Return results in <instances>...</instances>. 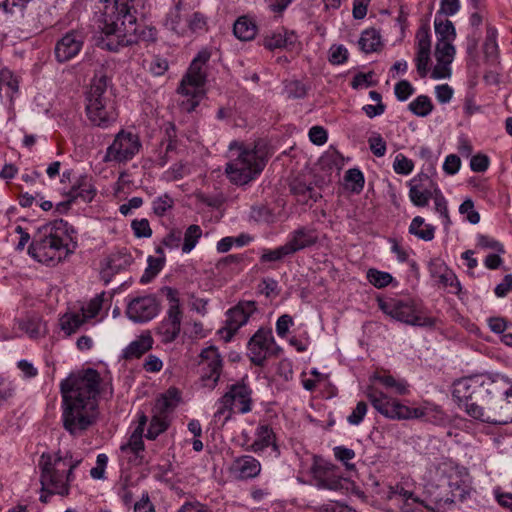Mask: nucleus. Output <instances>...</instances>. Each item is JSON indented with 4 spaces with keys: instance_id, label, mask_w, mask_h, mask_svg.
Instances as JSON below:
<instances>
[{
    "instance_id": "obj_1",
    "label": "nucleus",
    "mask_w": 512,
    "mask_h": 512,
    "mask_svg": "<svg viewBox=\"0 0 512 512\" xmlns=\"http://www.w3.org/2000/svg\"><path fill=\"white\" fill-rule=\"evenodd\" d=\"M95 15L102 38L99 46L118 52L139 41L153 42L157 30L152 26L137 25L136 0H94Z\"/></svg>"
},
{
    "instance_id": "obj_2",
    "label": "nucleus",
    "mask_w": 512,
    "mask_h": 512,
    "mask_svg": "<svg viewBox=\"0 0 512 512\" xmlns=\"http://www.w3.org/2000/svg\"><path fill=\"white\" fill-rule=\"evenodd\" d=\"M100 375L94 369L70 374L60 382L61 420L72 436H80L96 421Z\"/></svg>"
},
{
    "instance_id": "obj_3",
    "label": "nucleus",
    "mask_w": 512,
    "mask_h": 512,
    "mask_svg": "<svg viewBox=\"0 0 512 512\" xmlns=\"http://www.w3.org/2000/svg\"><path fill=\"white\" fill-rule=\"evenodd\" d=\"M504 374L481 373L456 379L452 384V396L458 406L470 416L472 407L482 408L489 404L492 394L500 391L505 383Z\"/></svg>"
},
{
    "instance_id": "obj_4",
    "label": "nucleus",
    "mask_w": 512,
    "mask_h": 512,
    "mask_svg": "<svg viewBox=\"0 0 512 512\" xmlns=\"http://www.w3.org/2000/svg\"><path fill=\"white\" fill-rule=\"evenodd\" d=\"M432 37L428 24H422L415 35V57L413 62L420 78L430 72L434 80L449 79L452 75V63L456 55L455 47L435 48L436 63L431 67Z\"/></svg>"
},
{
    "instance_id": "obj_5",
    "label": "nucleus",
    "mask_w": 512,
    "mask_h": 512,
    "mask_svg": "<svg viewBox=\"0 0 512 512\" xmlns=\"http://www.w3.org/2000/svg\"><path fill=\"white\" fill-rule=\"evenodd\" d=\"M426 477L425 492L435 503L453 502L464 496L470 485L467 471L447 461L429 469Z\"/></svg>"
},
{
    "instance_id": "obj_6",
    "label": "nucleus",
    "mask_w": 512,
    "mask_h": 512,
    "mask_svg": "<svg viewBox=\"0 0 512 512\" xmlns=\"http://www.w3.org/2000/svg\"><path fill=\"white\" fill-rule=\"evenodd\" d=\"M365 394L372 407L387 419H425L433 423L441 422L444 419V413L440 406L431 402L425 401L418 407H409L379 390L374 385H369L366 388Z\"/></svg>"
},
{
    "instance_id": "obj_7",
    "label": "nucleus",
    "mask_w": 512,
    "mask_h": 512,
    "mask_svg": "<svg viewBox=\"0 0 512 512\" xmlns=\"http://www.w3.org/2000/svg\"><path fill=\"white\" fill-rule=\"evenodd\" d=\"M81 462V457H73L68 452L64 455L42 454L39 463L42 489L50 494L68 495L70 484L75 479L73 471Z\"/></svg>"
},
{
    "instance_id": "obj_8",
    "label": "nucleus",
    "mask_w": 512,
    "mask_h": 512,
    "mask_svg": "<svg viewBox=\"0 0 512 512\" xmlns=\"http://www.w3.org/2000/svg\"><path fill=\"white\" fill-rule=\"evenodd\" d=\"M45 229L46 234L30 244L28 254L40 263L54 266L71 253L72 237L68 223L62 219L50 222Z\"/></svg>"
},
{
    "instance_id": "obj_9",
    "label": "nucleus",
    "mask_w": 512,
    "mask_h": 512,
    "mask_svg": "<svg viewBox=\"0 0 512 512\" xmlns=\"http://www.w3.org/2000/svg\"><path fill=\"white\" fill-rule=\"evenodd\" d=\"M85 111L89 121L97 127L106 129L118 118L115 100L108 91V80L105 76L95 77L86 93Z\"/></svg>"
},
{
    "instance_id": "obj_10",
    "label": "nucleus",
    "mask_w": 512,
    "mask_h": 512,
    "mask_svg": "<svg viewBox=\"0 0 512 512\" xmlns=\"http://www.w3.org/2000/svg\"><path fill=\"white\" fill-rule=\"evenodd\" d=\"M265 166L256 147L250 148L243 143L232 141L229 144V161L225 172L231 182L244 185L255 179Z\"/></svg>"
},
{
    "instance_id": "obj_11",
    "label": "nucleus",
    "mask_w": 512,
    "mask_h": 512,
    "mask_svg": "<svg viewBox=\"0 0 512 512\" xmlns=\"http://www.w3.org/2000/svg\"><path fill=\"white\" fill-rule=\"evenodd\" d=\"M407 185L409 187L408 197L411 203L416 207H425L432 199L435 212L439 214L445 229H448L451 225L448 202L431 176L419 172L407 182Z\"/></svg>"
},
{
    "instance_id": "obj_12",
    "label": "nucleus",
    "mask_w": 512,
    "mask_h": 512,
    "mask_svg": "<svg viewBox=\"0 0 512 512\" xmlns=\"http://www.w3.org/2000/svg\"><path fill=\"white\" fill-rule=\"evenodd\" d=\"M210 56L208 50H201L180 82L178 93L187 98L181 102V108L187 112L193 111L205 95L206 66Z\"/></svg>"
},
{
    "instance_id": "obj_13",
    "label": "nucleus",
    "mask_w": 512,
    "mask_h": 512,
    "mask_svg": "<svg viewBox=\"0 0 512 512\" xmlns=\"http://www.w3.org/2000/svg\"><path fill=\"white\" fill-rule=\"evenodd\" d=\"M379 309L391 319L410 326L432 327L433 318L427 316L417 300L411 297L378 298Z\"/></svg>"
},
{
    "instance_id": "obj_14",
    "label": "nucleus",
    "mask_w": 512,
    "mask_h": 512,
    "mask_svg": "<svg viewBox=\"0 0 512 512\" xmlns=\"http://www.w3.org/2000/svg\"><path fill=\"white\" fill-rule=\"evenodd\" d=\"M505 383L501 392L493 393L489 404L482 408L472 407L470 417L489 424L506 425L512 423V381L504 375Z\"/></svg>"
},
{
    "instance_id": "obj_15",
    "label": "nucleus",
    "mask_w": 512,
    "mask_h": 512,
    "mask_svg": "<svg viewBox=\"0 0 512 512\" xmlns=\"http://www.w3.org/2000/svg\"><path fill=\"white\" fill-rule=\"evenodd\" d=\"M214 418L224 421L231 418L232 413L246 414L252 410V390L244 383L232 384L216 403Z\"/></svg>"
},
{
    "instance_id": "obj_16",
    "label": "nucleus",
    "mask_w": 512,
    "mask_h": 512,
    "mask_svg": "<svg viewBox=\"0 0 512 512\" xmlns=\"http://www.w3.org/2000/svg\"><path fill=\"white\" fill-rule=\"evenodd\" d=\"M168 301V308L162 321L156 328V335L164 344L174 342L180 334L183 311L180 304L179 293L176 289H164Z\"/></svg>"
},
{
    "instance_id": "obj_17",
    "label": "nucleus",
    "mask_w": 512,
    "mask_h": 512,
    "mask_svg": "<svg viewBox=\"0 0 512 512\" xmlns=\"http://www.w3.org/2000/svg\"><path fill=\"white\" fill-rule=\"evenodd\" d=\"M147 424V416L137 413V422L132 423L127 440L119 448V458L132 466H139L144 462L145 446L143 433Z\"/></svg>"
},
{
    "instance_id": "obj_18",
    "label": "nucleus",
    "mask_w": 512,
    "mask_h": 512,
    "mask_svg": "<svg viewBox=\"0 0 512 512\" xmlns=\"http://www.w3.org/2000/svg\"><path fill=\"white\" fill-rule=\"evenodd\" d=\"M142 147L139 136L136 133L128 130H120L107 147L104 161L126 163L132 160L140 151Z\"/></svg>"
},
{
    "instance_id": "obj_19",
    "label": "nucleus",
    "mask_w": 512,
    "mask_h": 512,
    "mask_svg": "<svg viewBox=\"0 0 512 512\" xmlns=\"http://www.w3.org/2000/svg\"><path fill=\"white\" fill-rule=\"evenodd\" d=\"M200 384L203 388L213 390L219 381L223 360L215 346L204 348L199 360Z\"/></svg>"
},
{
    "instance_id": "obj_20",
    "label": "nucleus",
    "mask_w": 512,
    "mask_h": 512,
    "mask_svg": "<svg viewBox=\"0 0 512 512\" xmlns=\"http://www.w3.org/2000/svg\"><path fill=\"white\" fill-rule=\"evenodd\" d=\"M256 311V303L253 301H242L230 308L226 312L225 326L218 331L220 337L225 342H229L235 333L248 323Z\"/></svg>"
},
{
    "instance_id": "obj_21",
    "label": "nucleus",
    "mask_w": 512,
    "mask_h": 512,
    "mask_svg": "<svg viewBox=\"0 0 512 512\" xmlns=\"http://www.w3.org/2000/svg\"><path fill=\"white\" fill-rule=\"evenodd\" d=\"M159 313V304L152 295H144L130 300L126 315L135 323H144L155 318Z\"/></svg>"
},
{
    "instance_id": "obj_22",
    "label": "nucleus",
    "mask_w": 512,
    "mask_h": 512,
    "mask_svg": "<svg viewBox=\"0 0 512 512\" xmlns=\"http://www.w3.org/2000/svg\"><path fill=\"white\" fill-rule=\"evenodd\" d=\"M274 337L270 329H258L250 338L247 354L255 365H262L272 351Z\"/></svg>"
},
{
    "instance_id": "obj_23",
    "label": "nucleus",
    "mask_w": 512,
    "mask_h": 512,
    "mask_svg": "<svg viewBox=\"0 0 512 512\" xmlns=\"http://www.w3.org/2000/svg\"><path fill=\"white\" fill-rule=\"evenodd\" d=\"M411 487L412 484L408 480L389 486L387 499L400 504L402 512H413L415 507L424 505V501L414 494Z\"/></svg>"
},
{
    "instance_id": "obj_24",
    "label": "nucleus",
    "mask_w": 512,
    "mask_h": 512,
    "mask_svg": "<svg viewBox=\"0 0 512 512\" xmlns=\"http://www.w3.org/2000/svg\"><path fill=\"white\" fill-rule=\"evenodd\" d=\"M85 36L82 31L73 30L66 33L56 44L55 56L59 62L74 58L82 49Z\"/></svg>"
},
{
    "instance_id": "obj_25",
    "label": "nucleus",
    "mask_w": 512,
    "mask_h": 512,
    "mask_svg": "<svg viewBox=\"0 0 512 512\" xmlns=\"http://www.w3.org/2000/svg\"><path fill=\"white\" fill-rule=\"evenodd\" d=\"M318 240L319 235L315 228L301 226L288 234L285 245L290 255H293L301 250L314 246Z\"/></svg>"
},
{
    "instance_id": "obj_26",
    "label": "nucleus",
    "mask_w": 512,
    "mask_h": 512,
    "mask_svg": "<svg viewBox=\"0 0 512 512\" xmlns=\"http://www.w3.org/2000/svg\"><path fill=\"white\" fill-rule=\"evenodd\" d=\"M268 448L271 449L275 458L280 456V448L272 427L267 424H260L255 430V439L248 447V451L261 455Z\"/></svg>"
},
{
    "instance_id": "obj_27",
    "label": "nucleus",
    "mask_w": 512,
    "mask_h": 512,
    "mask_svg": "<svg viewBox=\"0 0 512 512\" xmlns=\"http://www.w3.org/2000/svg\"><path fill=\"white\" fill-rule=\"evenodd\" d=\"M261 470V463L251 455L236 457L229 467L230 474L238 480L256 478L260 475Z\"/></svg>"
},
{
    "instance_id": "obj_28",
    "label": "nucleus",
    "mask_w": 512,
    "mask_h": 512,
    "mask_svg": "<svg viewBox=\"0 0 512 512\" xmlns=\"http://www.w3.org/2000/svg\"><path fill=\"white\" fill-rule=\"evenodd\" d=\"M298 41L294 31L285 28H279L268 33L263 41L264 46L269 50L288 49L293 47Z\"/></svg>"
},
{
    "instance_id": "obj_29",
    "label": "nucleus",
    "mask_w": 512,
    "mask_h": 512,
    "mask_svg": "<svg viewBox=\"0 0 512 512\" xmlns=\"http://www.w3.org/2000/svg\"><path fill=\"white\" fill-rule=\"evenodd\" d=\"M153 343L151 334L144 332L122 349L120 357L124 360L138 359L152 348Z\"/></svg>"
},
{
    "instance_id": "obj_30",
    "label": "nucleus",
    "mask_w": 512,
    "mask_h": 512,
    "mask_svg": "<svg viewBox=\"0 0 512 512\" xmlns=\"http://www.w3.org/2000/svg\"><path fill=\"white\" fill-rule=\"evenodd\" d=\"M434 29L436 34L435 48L455 47L453 42L456 38V30L453 23L448 19L436 16L434 19Z\"/></svg>"
},
{
    "instance_id": "obj_31",
    "label": "nucleus",
    "mask_w": 512,
    "mask_h": 512,
    "mask_svg": "<svg viewBox=\"0 0 512 512\" xmlns=\"http://www.w3.org/2000/svg\"><path fill=\"white\" fill-rule=\"evenodd\" d=\"M19 91V80L8 68L0 70V98L11 103Z\"/></svg>"
},
{
    "instance_id": "obj_32",
    "label": "nucleus",
    "mask_w": 512,
    "mask_h": 512,
    "mask_svg": "<svg viewBox=\"0 0 512 512\" xmlns=\"http://www.w3.org/2000/svg\"><path fill=\"white\" fill-rule=\"evenodd\" d=\"M70 193L74 198H81L85 202H91L97 194V189L90 176L80 175L73 183Z\"/></svg>"
},
{
    "instance_id": "obj_33",
    "label": "nucleus",
    "mask_w": 512,
    "mask_h": 512,
    "mask_svg": "<svg viewBox=\"0 0 512 512\" xmlns=\"http://www.w3.org/2000/svg\"><path fill=\"white\" fill-rule=\"evenodd\" d=\"M497 38V29L495 27L488 26L486 29V37L483 44V52L486 61L491 65H495L499 62V46Z\"/></svg>"
},
{
    "instance_id": "obj_34",
    "label": "nucleus",
    "mask_w": 512,
    "mask_h": 512,
    "mask_svg": "<svg viewBox=\"0 0 512 512\" xmlns=\"http://www.w3.org/2000/svg\"><path fill=\"white\" fill-rule=\"evenodd\" d=\"M408 231L418 239L429 242L434 239L436 228L432 224L425 223L423 217L416 216L412 219Z\"/></svg>"
},
{
    "instance_id": "obj_35",
    "label": "nucleus",
    "mask_w": 512,
    "mask_h": 512,
    "mask_svg": "<svg viewBox=\"0 0 512 512\" xmlns=\"http://www.w3.org/2000/svg\"><path fill=\"white\" fill-rule=\"evenodd\" d=\"M371 380H376L385 388L392 389L398 395H407L410 393L409 384L405 379L395 378L390 374L375 373Z\"/></svg>"
},
{
    "instance_id": "obj_36",
    "label": "nucleus",
    "mask_w": 512,
    "mask_h": 512,
    "mask_svg": "<svg viewBox=\"0 0 512 512\" xmlns=\"http://www.w3.org/2000/svg\"><path fill=\"white\" fill-rule=\"evenodd\" d=\"M181 4L178 3L169 10L166 15L164 26L176 33L177 35H185L187 32L186 19H183L181 15Z\"/></svg>"
},
{
    "instance_id": "obj_37",
    "label": "nucleus",
    "mask_w": 512,
    "mask_h": 512,
    "mask_svg": "<svg viewBox=\"0 0 512 512\" xmlns=\"http://www.w3.org/2000/svg\"><path fill=\"white\" fill-rule=\"evenodd\" d=\"M431 272L433 277L438 278L444 286L451 287L453 293L458 294L461 291V284L457 276L444 264L435 265V270H431Z\"/></svg>"
},
{
    "instance_id": "obj_38",
    "label": "nucleus",
    "mask_w": 512,
    "mask_h": 512,
    "mask_svg": "<svg viewBox=\"0 0 512 512\" xmlns=\"http://www.w3.org/2000/svg\"><path fill=\"white\" fill-rule=\"evenodd\" d=\"M233 32L238 39L242 41H249L255 37L257 27L251 19L242 16L234 23Z\"/></svg>"
},
{
    "instance_id": "obj_39",
    "label": "nucleus",
    "mask_w": 512,
    "mask_h": 512,
    "mask_svg": "<svg viewBox=\"0 0 512 512\" xmlns=\"http://www.w3.org/2000/svg\"><path fill=\"white\" fill-rule=\"evenodd\" d=\"M358 45L360 50L365 53L377 51L381 45L380 33L374 28L364 30L360 35Z\"/></svg>"
},
{
    "instance_id": "obj_40",
    "label": "nucleus",
    "mask_w": 512,
    "mask_h": 512,
    "mask_svg": "<svg viewBox=\"0 0 512 512\" xmlns=\"http://www.w3.org/2000/svg\"><path fill=\"white\" fill-rule=\"evenodd\" d=\"M85 323V317H83L80 312L74 311L65 313L59 319L61 330L68 336L75 333Z\"/></svg>"
},
{
    "instance_id": "obj_41",
    "label": "nucleus",
    "mask_w": 512,
    "mask_h": 512,
    "mask_svg": "<svg viewBox=\"0 0 512 512\" xmlns=\"http://www.w3.org/2000/svg\"><path fill=\"white\" fill-rule=\"evenodd\" d=\"M291 191L297 196L298 201L302 203H307L309 200L316 201L319 197V194L312 185H308L298 179L291 184Z\"/></svg>"
},
{
    "instance_id": "obj_42",
    "label": "nucleus",
    "mask_w": 512,
    "mask_h": 512,
    "mask_svg": "<svg viewBox=\"0 0 512 512\" xmlns=\"http://www.w3.org/2000/svg\"><path fill=\"white\" fill-rule=\"evenodd\" d=\"M433 108V103L427 95L417 96L408 105L409 111L417 117H427L431 114Z\"/></svg>"
},
{
    "instance_id": "obj_43",
    "label": "nucleus",
    "mask_w": 512,
    "mask_h": 512,
    "mask_svg": "<svg viewBox=\"0 0 512 512\" xmlns=\"http://www.w3.org/2000/svg\"><path fill=\"white\" fill-rule=\"evenodd\" d=\"M105 293L102 292L93 297L88 303L83 305L80 309V313L85 317L86 322L97 317L103 309L105 300Z\"/></svg>"
},
{
    "instance_id": "obj_44",
    "label": "nucleus",
    "mask_w": 512,
    "mask_h": 512,
    "mask_svg": "<svg viewBox=\"0 0 512 512\" xmlns=\"http://www.w3.org/2000/svg\"><path fill=\"white\" fill-rule=\"evenodd\" d=\"M366 279L375 288L382 289L394 282V277L386 271L370 268L366 272Z\"/></svg>"
},
{
    "instance_id": "obj_45",
    "label": "nucleus",
    "mask_w": 512,
    "mask_h": 512,
    "mask_svg": "<svg viewBox=\"0 0 512 512\" xmlns=\"http://www.w3.org/2000/svg\"><path fill=\"white\" fill-rule=\"evenodd\" d=\"M202 236V229L199 225H190L183 236V244L181 246L184 254L190 253L197 245L199 239Z\"/></svg>"
},
{
    "instance_id": "obj_46",
    "label": "nucleus",
    "mask_w": 512,
    "mask_h": 512,
    "mask_svg": "<svg viewBox=\"0 0 512 512\" xmlns=\"http://www.w3.org/2000/svg\"><path fill=\"white\" fill-rule=\"evenodd\" d=\"M133 258L126 251L112 253L107 261V266L113 272H119L132 264Z\"/></svg>"
},
{
    "instance_id": "obj_47",
    "label": "nucleus",
    "mask_w": 512,
    "mask_h": 512,
    "mask_svg": "<svg viewBox=\"0 0 512 512\" xmlns=\"http://www.w3.org/2000/svg\"><path fill=\"white\" fill-rule=\"evenodd\" d=\"M309 374V377H307V373L305 372L301 374L302 386L307 391L315 390L319 385L326 382L328 379V376L319 372L317 368H312Z\"/></svg>"
},
{
    "instance_id": "obj_48",
    "label": "nucleus",
    "mask_w": 512,
    "mask_h": 512,
    "mask_svg": "<svg viewBox=\"0 0 512 512\" xmlns=\"http://www.w3.org/2000/svg\"><path fill=\"white\" fill-rule=\"evenodd\" d=\"M344 179L347 188L350 189L352 192L359 193L360 191H362L365 180L363 173L359 169H349L345 173Z\"/></svg>"
},
{
    "instance_id": "obj_49",
    "label": "nucleus",
    "mask_w": 512,
    "mask_h": 512,
    "mask_svg": "<svg viewBox=\"0 0 512 512\" xmlns=\"http://www.w3.org/2000/svg\"><path fill=\"white\" fill-rule=\"evenodd\" d=\"M291 256L285 243L275 249H263L260 260L263 263L276 262Z\"/></svg>"
},
{
    "instance_id": "obj_50",
    "label": "nucleus",
    "mask_w": 512,
    "mask_h": 512,
    "mask_svg": "<svg viewBox=\"0 0 512 512\" xmlns=\"http://www.w3.org/2000/svg\"><path fill=\"white\" fill-rule=\"evenodd\" d=\"M334 457L342 462L347 470H354L355 465L350 463L355 458V451L345 446H336L333 448Z\"/></svg>"
},
{
    "instance_id": "obj_51",
    "label": "nucleus",
    "mask_w": 512,
    "mask_h": 512,
    "mask_svg": "<svg viewBox=\"0 0 512 512\" xmlns=\"http://www.w3.org/2000/svg\"><path fill=\"white\" fill-rule=\"evenodd\" d=\"M393 170L399 175H409L414 170V162L403 154H397L393 162Z\"/></svg>"
},
{
    "instance_id": "obj_52",
    "label": "nucleus",
    "mask_w": 512,
    "mask_h": 512,
    "mask_svg": "<svg viewBox=\"0 0 512 512\" xmlns=\"http://www.w3.org/2000/svg\"><path fill=\"white\" fill-rule=\"evenodd\" d=\"M459 213L473 225L480 222V214L475 210L474 202L471 199H466L460 204Z\"/></svg>"
},
{
    "instance_id": "obj_53",
    "label": "nucleus",
    "mask_w": 512,
    "mask_h": 512,
    "mask_svg": "<svg viewBox=\"0 0 512 512\" xmlns=\"http://www.w3.org/2000/svg\"><path fill=\"white\" fill-rule=\"evenodd\" d=\"M476 242L479 248L491 249L499 254L505 253L503 244L490 236L478 234L476 237Z\"/></svg>"
},
{
    "instance_id": "obj_54",
    "label": "nucleus",
    "mask_w": 512,
    "mask_h": 512,
    "mask_svg": "<svg viewBox=\"0 0 512 512\" xmlns=\"http://www.w3.org/2000/svg\"><path fill=\"white\" fill-rule=\"evenodd\" d=\"M131 229L137 238H149L152 236V229L149 221L145 218L134 219L131 222Z\"/></svg>"
},
{
    "instance_id": "obj_55",
    "label": "nucleus",
    "mask_w": 512,
    "mask_h": 512,
    "mask_svg": "<svg viewBox=\"0 0 512 512\" xmlns=\"http://www.w3.org/2000/svg\"><path fill=\"white\" fill-rule=\"evenodd\" d=\"M368 144L376 157H383L386 154V142L379 133H373L368 139Z\"/></svg>"
},
{
    "instance_id": "obj_56",
    "label": "nucleus",
    "mask_w": 512,
    "mask_h": 512,
    "mask_svg": "<svg viewBox=\"0 0 512 512\" xmlns=\"http://www.w3.org/2000/svg\"><path fill=\"white\" fill-rule=\"evenodd\" d=\"M186 24L187 31L190 30L194 33H198L206 30L207 21L203 14L195 12L189 19H186Z\"/></svg>"
},
{
    "instance_id": "obj_57",
    "label": "nucleus",
    "mask_w": 512,
    "mask_h": 512,
    "mask_svg": "<svg viewBox=\"0 0 512 512\" xmlns=\"http://www.w3.org/2000/svg\"><path fill=\"white\" fill-rule=\"evenodd\" d=\"M368 405L364 401H359L350 415L347 417V422L350 425L358 426L366 416Z\"/></svg>"
},
{
    "instance_id": "obj_58",
    "label": "nucleus",
    "mask_w": 512,
    "mask_h": 512,
    "mask_svg": "<svg viewBox=\"0 0 512 512\" xmlns=\"http://www.w3.org/2000/svg\"><path fill=\"white\" fill-rule=\"evenodd\" d=\"M414 92L415 88L408 80H401L394 87L395 96L401 102L406 101Z\"/></svg>"
},
{
    "instance_id": "obj_59",
    "label": "nucleus",
    "mask_w": 512,
    "mask_h": 512,
    "mask_svg": "<svg viewBox=\"0 0 512 512\" xmlns=\"http://www.w3.org/2000/svg\"><path fill=\"white\" fill-rule=\"evenodd\" d=\"M348 59V50L344 45H332L329 49V61L332 64L340 65Z\"/></svg>"
},
{
    "instance_id": "obj_60",
    "label": "nucleus",
    "mask_w": 512,
    "mask_h": 512,
    "mask_svg": "<svg viewBox=\"0 0 512 512\" xmlns=\"http://www.w3.org/2000/svg\"><path fill=\"white\" fill-rule=\"evenodd\" d=\"M108 463V456L100 453L96 458V466L90 470V476L95 480L105 479V471Z\"/></svg>"
},
{
    "instance_id": "obj_61",
    "label": "nucleus",
    "mask_w": 512,
    "mask_h": 512,
    "mask_svg": "<svg viewBox=\"0 0 512 512\" xmlns=\"http://www.w3.org/2000/svg\"><path fill=\"white\" fill-rule=\"evenodd\" d=\"M173 205V200L168 195H162L155 198L152 202L153 212L158 216H163Z\"/></svg>"
},
{
    "instance_id": "obj_62",
    "label": "nucleus",
    "mask_w": 512,
    "mask_h": 512,
    "mask_svg": "<svg viewBox=\"0 0 512 512\" xmlns=\"http://www.w3.org/2000/svg\"><path fill=\"white\" fill-rule=\"evenodd\" d=\"M166 423L159 417H153L150 421L146 438L150 440L156 439L161 433L166 430Z\"/></svg>"
},
{
    "instance_id": "obj_63",
    "label": "nucleus",
    "mask_w": 512,
    "mask_h": 512,
    "mask_svg": "<svg viewBox=\"0 0 512 512\" xmlns=\"http://www.w3.org/2000/svg\"><path fill=\"white\" fill-rule=\"evenodd\" d=\"M176 512H211L208 505L193 499L185 501Z\"/></svg>"
},
{
    "instance_id": "obj_64",
    "label": "nucleus",
    "mask_w": 512,
    "mask_h": 512,
    "mask_svg": "<svg viewBox=\"0 0 512 512\" xmlns=\"http://www.w3.org/2000/svg\"><path fill=\"white\" fill-rule=\"evenodd\" d=\"M133 512H156L148 492L142 493L140 499L134 503Z\"/></svg>"
}]
</instances>
